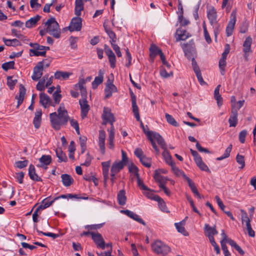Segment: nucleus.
I'll return each mask as SVG.
<instances>
[{"instance_id":"32","label":"nucleus","mask_w":256,"mask_h":256,"mask_svg":"<svg viewBox=\"0 0 256 256\" xmlns=\"http://www.w3.org/2000/svg\"><path fill=\"white\" fill-rule=\"evenodd\" d=\"M40 18L41 16L39 15H36L35 16L31 18L26 22V27L27 28H32L40 20Z\"/></svg>"},{"instance_id":"23","label":"nucleus","mask_w":256,"mask_h":256,"mask_svg":"<svg viewBox=\"0 0 256 256\" xmlns=\"http://www.w3.org/2000/svg\"><path fill=\"white\" fill-rule=\"evenodd\" d=\"M150 58L152 62L154 60L155 57L159 55L160 51H162L156 45L152 44L150 48Z\"/></svg>"},{"instance_id":"16","label":"nucleus","mask_w":256,"mask_h":256,"mask_svg":"<svg viewBox=\"0 0 256 256\" xmlns=\"http://www.w3.org/2000/svg\"><path fill=\"white\" fill-rule=\"evenodd\" d=\"M176 40L177 42L180 40H184L191 36V34L186 30L182 28H178L176 31Z\"/></svg>"},{"instance_id":"18","label":"nucleus","mask_w":256,"mask_h":256,"mask_svg":"<svg viewBox=\"0 0 256 256\" xmlns=\"http://www.w3.org/2000/svg\"><path fill=\"white\" fill-rule=\"evenodd\" d=\"M205 234L210 239V238H214V236L218 234V232L216 229V226H210L208 224H204Z\"/></svg>"},{"instance_id":"41","label":"nucleus","mask_w":256,"mask_h":256,"mask_svg":"<svg viewBox=\"0 0 256 256\" xmlns=\"http://www.w3.org/2000/svg\"><path fill=\"white\" fill-rule=\"evenodd\" d=\"M60 86H58L56 88V90L54 92L52 96L56 104H59L62 98V95L60 94Z\"/></svg>"},{"instance_id":"11","label":"nucleus","mask_w":256,"mask_h":256,"mask_svg":"<svg viewBox=\"0 0 256 256\" xmlns=\"http://www.w3.org/2000/svg\"><path fill=\"white\" fill-rule=\"evenodd\" d=\"M102 118L104 120V124L107 122L114 123L116 120L114 114L110 112V110L108 108L104 107L103 110Z\"/></svg>"},{"instance_id":"5","label":"nucleus","mask_w":256,"mask_h":256,"mask_svg":"<svg viewBox=\"0 0 256 256\" xmlns=\"http://www.w3.org/2000/svg\"><path fill=\"white\" fill-rule=\"evenodd\" d=\"M236 8H234L230 14V20L226 28V33L228 36H230L232 34L236 20Z\"/></svg>"},{"instance_id":"39","label":"nucleus","mask_w":256,"mask_h":256,"mask_svg":"<svg viewBox=\"0 0 256 256\" xmlns=\"http://www.w3.org/2000/svg\"><path fill=\"white\" fill-rule=\"evenodd\" d=\"M241 212H242V224L246 223V228L251 226L250 220L248 218L247 213L244 210H242Z\"/></svg>"},{"instance_id":"44","label":"nucleus","mask_w":256,"mask_h":256,"mask_svg":"<svg viewBox=\"0 0 256 256\" xmlns=\"http://www.w3.org/2000/svg\"><path fill=\"white\" fill-rule=\"evenodd\" d=\"M165 117H166L167 122L169 124H170L174 126H176V127H178L179 126L178 124L176 122V120H175V119L173 118V116H172L166 113L165 114Z\"/></svg>"},{"instance_id":"33","label":"nucleus","mask_w":256,"mask_h":256,"mask_svg":"<svg viewBox=\"0 0 256 256\" xmlns=\"http://www.w3.org/2000/svg\"><path fill=\"white\" fill-rule=\"evenodd\" d=\"M124 164H122V162H116L112 166L110 172H113V174H118L124 168Z\"/></svg>"},{"instance_id":"58","label":"nucleus","mask_w":256,"mask_h":256,"mask_svg":"<svg viewBox=\"0 0 256 256\" xmlns=\"http://www.w3.org/2000/svg\"><path fill=\"white\" fill-rule=\"evenodd\" d=\"M70 126L73 127L78 134H80L79 124L77 120L74 119H71L70 120Z\"/></svg>"},{"instance_id":"27","label":"nucleus","mask_w":256,"mask_h":256,"mask_svg":"<svg viewBox=\"0 0 256 256\" xmlns=\"http://www.w3.org/2000/svg\"><path fill=\"white\" fill-rule=\"evenodd\" d=\"M61 178L62 182L65 186H70L74 182V179L70 174H62Z\"/></svg>"},{"instance_id":"4","label":"nucleus","mask_w":256,"mask_h":256,"mask_svg":"<svg viewBox=\"0 0 256 256\" xmlns=\"http://www.w3.org/2000/svg\"><path fill=\"white\" fill-rule=\"evenodd\" d=\"M182 48L188 60H190L192 56H196V52L194 42L192 40H190L188 43L182 44Z\"/></svg>"},{"instance_id":"64","label":"nucleus","mask_w":256,"mask_h":256,"mask_svg":"<svg viewBox=\"0 0 256 256\" xmlns=\"http://www.w3.org/2000/svg\"><path fill=\"white\" fill-rule=\"evenodd\" d=\"M160 74L164 78H168L173 76V72L172 71L168 72L166 69L162 68L160 70Z\"/></svg>"},{"instance_id":"12","label":"nucleus","mask_w":256,"mask_h":256,"mask_svg":"<svg viewBox=\"0 0 256 256\" xmlns=\"http://www.w3.org/2000/svg\"><path fill=\"white\" fill-rule=\"evenodd\" d=\"M207 17L211 25L217 24V12L214 6H211L207 10Z\"/></svg>"},{"instance_id":"55","label":"nucleus","mask_w":256,"mask_h":256,"mask_svg":"<svg viewBox=\"0 0 256 256\" xmlns=\"http://www.w3.org/2000/svg\"><path fill=\"white\" fill-rule=\"evenodd\" d=\"M174 226L178 231V232L182 234L184 236L188 235V232L186 230L184 227L183 226L180 224L175 223Z\"/></svg>"},{"instance_id":"24","label":"nucleus","mask_w":256,"mask_h":256,"mask_svg":"<svg viewBox=\"0 0 256 256\" xmlns=\"http://www.w3.org/2000/svg\"><path fill=\"white\" fill-rule=\"evenodd\" d=\"M104 27L106 32L110 39V44H112L115 43L116 41V36L114 32L112 31L110 28L108 27L107 25H105V24H104Z\"/></svg>"},{"instance_id":"48","label":"nucleus","mask_w":256,"mask_h":256,"mask_svg":"<svg viewBox=\"0 0 256 256\" xmlns=\"http://www.w3.org/2000/svg\"><path fill=\"white\" fill-rule=\"evenodd\" d=\"M12 76H8L7 78V84L10 90H12L18 80L16 79L13 80Z\"/></svg>"},{"instance_id":"38","label":"nucleus","mask_w":256,"mask_h":256,"mask_svg":"<svg viewBox=\"0 0 256 256\" xmlns=\"http://www.w3.org/2000/svg\"><path fill=\"white\" fill-rule=\"evenodd\" d=\"M156 182L158 183L166 182V178L164 176L160 174L158 170H156L154 176Z\"/></svg>"},{"instance_id":"49","label":"nucleus","mask_w":256,"mask_h":256,"mask_svg":"<svg viewBox=\"0 0 256 256\" xmlns=\"http://www.w3.org/2000/svg\"><path fill=\"white\" fill-rule=\"evenodd\" d=\"M34 228H36L37 232L39 234H43L44 236H49V237H52L54 239L56 238H58L59 236V235L58 234H54L52 232H42V231H40V230H38L36 224L34 226Z\"/></svg>"},{"instance_id":"60","label":"nucleus","mask_w":256,"mask_h":256,"mask_svg":"<svg viewBox=\"0 0 256 256\" xmlns=\"http://www.w3.org/2000/svg\"><path fill=\"white\" fill-rule=\"evenodd\" d=\"M202 27H203V29H204V36L206 40V42L208 44H210V42H212V40H211L210 36L208 32V31L207 30V28H206V26L205 24V22H204Z\"/></svg>"},{"instance_id":"61","label":"nucleus","mask_w":256,"mask_h":256,"mask_svg":"<svg viewBox=\"0 0 256 256\" xmlns=\"http://www.w3.org/2000/svg\"><path fill=\"white\" fill-rule=\"evenodd\" d=\"M226 65V60H220L218 62V66L220 70V74L222 76L225 74V67Z\"/></svg>"},{"instance_id":"21","label":"nucleus","mask_w":256,"mask_h":256,"mask_svg":"<svg viewBox=\"0 0 256 256\" xmlns=\"http://www.w3.org/2000/svg\"><path fill=\"white\" fill-rule=\"evenodd\" d=\"M230 127H235L238 124V112L236 110H232V114L229 118Z\"/></svg>"},{"instance_id":"9","label":"nucleus","mask_w":256,"mask_h":256,"mask_svg":"<svg viewBox=\"0 0 256 256\" xmlns=\"http://www.w3.org/2000/svg\"><path fill=\"white\" fill-rule=\"evenodd\" d=\"M50 118L52 127L56 130H59L60 128V126L64 124L56 112L51 113L50 114Z\"/></svg>"},{"instance_id":"59","label":"nucleus","mask_w":256,"mask_h":256,"mask_svg":"<svg viewBox=\"0 0 256 256\" xmlns=\"http://www.w3.org/2000/svg\"><path fill=\"white\" fill-rule=\"evenodd\" d=\"M236 162L241 165L240 168H243L245 166L244 157L242 155L238 154L236 156Z\"/></svg>"},{"instance_id":"42","label":"nucleus","mask_w":256,"mask_h":256,"mask_svg":"<svg viewBox=\"0 0 256 256\" xmlns=\"http://www.w3.org/2000/svg\"><path fill=\"white\" fill-rule=\"evenodd\" d=\"M172 170L174 174L177 176H182L184 179L188 176L183 170L179 169L176 165L172 168Z\"/></svg>"},{"instance_id":"25","label":"nucleus","mask_w":256,"mask_h":256,"mask_svg":"<svg viewBox=\"0 0 256 256\" xmlns=\"http://www.w3.org/2000/svg\"><path fill=\"white\" fill-rule=\"evenodd\" d=\"M152 136L153 138L156 140L158 144L160 146L162 149L166 148V144L163 138L158 133L153 132L152 134Z\"/></svg>"},{"instance_id":"30","label":"nucleus","mask_w":256,"mask_h":256,"mask_svg":"<svg viewBox=\"0 0 256 256\" xmlns=\"http://www.w3.org/2000/svg\"><path fill=\"white\" fill-rule=\"evenodd\" d=\"M116 92L117 88L114 85H111L110 86H106L104 88L105 98H110L112 96L113 92Z\"/></svg>"},{"instance_id":"51","label":"nucleus","mask_w":256,"mask_h":256,"mask_svg":"<svg viewBox=\"0 0 256 256\" xmlns=\"http://www.w3.org/2000/svg\"><path fill=\"white\" fill-rule=\"evenodd\" d=\"M148 138L150 140V143L152 145V146L154 150L156 152V154L157 155H159L160 153V150H159L158 147L157 146L156 142H154V138L152 136V135L150 136V132H148Z\"/></svg>"},{"instance_id":"6","label":"nucleus","mask_w":256,"mask_h":256,"mask_svg":"<svg viewBox=\"0 0 256 256\" xmlns=\"http://www.w3.org/2000/svg\"><path fill=\"white\" fill-rule=\"evenodd\" d=\"M46 60H43L42 61L38 62L34 68L33 74L32 76V78L34 80H38L42 76V72L44 69V62Z\"/></svg>"},{"instance_id":"56","label":"nucleus","mask_w":256,"mask_h":256,"mask_svg":"<svg viewBox=\"0 0 256 256\" xmlns=\"http://www.w3.org/2000/svg\"><path fill=\"white\" fill-rule=\"evenodd\" d=\"M147 192H144V194L149 199L156 200V198L159 200V196L158 195L154 194L152 192V190H146Z\"/></svg>"},{"instance_id":"7","label":"nucleus","mask_w":256,"mask_h":256,"mask_svg":"<svg viewBox=\"0 0 256 256\" xmlns=\"http://www.w3.org/2000/svg\"><path fill=\"white\" fill-rule=\"evenodd\" d=\"M80 16L73 18L68 28L70 32L80 31L82 26V18Z\"/></svg>"},{"instance_id":"17","label":"nucleus","mask_w":256,"mask_h":256,"mask_svg":"<svg viewBox=\"0 0 256 256\" xmlns=\"http://www.w3.org/2000/svg\"><path fill=\"white\" fill-rule=\"evenodd\" d=\"M104 74V70L101 69L99 70L98 76L94 78V80L92 84L93 89H96L98 85L103 82Z\"/></svg>"},{"instance_id":"47","label":"nucleus","mask_w":256,"mask_h":256,"mask_svg":"<svg viewBox=\"0 0 256 256\" xmlns=\"http://www.w3.org/2000/svg\"><path fill=\"white\" fill-rule=\"evenodd\" d=\"M155 201L158 202V206L162 212H168V208L166 207V203L162 198L159 196V200L156 198Z\"/></svg>"},{"instance_id":"19","label":"nucleus","mask_w":256,"mask_h":256,"mask_svg":"<svg viewBox=\"0 0 256 256\" xmlns=\"http://www.w3.org/2000/svg\"><path fill=\"white\" fill-rule=\"evenodd\" d=\"M28 176L30 178L36 182H42V179L38 176L36 172L34 166L30 164L28 168Z\"/></svg>"},{"instance_id":"26","label":"nucleus","mask_w":256,"mask_h":256,"mask_svg":"<svg viewBox=\"0 0 256 256\" xmlns=\"http://www.w3.org/2000/svg\"><path fill=\"white\" fill-rule=\"evenodd\" d=\"M26 90L24 86L20 84V85L19 88V96L17 98L18 99V106L17 107H18L23 102L24 96L26 94Z\"/></svg>"},{"instance_id":"36","label":"nucleus","mask_w":256,"mask_h":256,"mask_svg":"<svg viewBox=\"0 0 256 256\" xmlns=\"http://www.w3.org/2000/svg\"><path fill=\"white\" fill-rule=\"evenodd\" d=\"M252 38L250 36L247 37L243 44V52L244 53L249 52L251 51V44H252Z\"/></svg>"},{"instance_id":"22","label":"nucleus","mask_w":256,"mask_h":256,"mask_svg":"<svg viewBox=\"0 0 256 256\" xmlns=\"http://www.w3.org/2000/svg\"><path fill=\"white\" fill-rule=\"evenodd\" d=\"M42 114L41 110H36L35 112V116L33 120V124H34V128L36 129L38 128L40 126Z\"/></svg>"},{"instance_id":"46","label":"nucleus","mask_w":256,"mask_h":256,"mask_svg":"<svg viewBox=\"0 0 256 256\" xmlns=\"http://www.w3.org/2000/svg\"><path fill=\"white\" fill-rule=\"evenodd\" d=\"M196 163L197 166L202 170L210 172V169L208 168V166L205 164V163L202 161V158H200L198 161L196 162Z\"/></svg>"},{"instance_id":"52","label":"nucleus","mask_w":256,"mask_h":256,"mask_svg":"<svg viewBox=\"0 0 256 256\" xmlns=\"http://www.w3.org/2000/svg\"><path fill=\"white\" fill-rule=\"evenodd\" d=\"M28 164V160H24L22 161L18 160L15 162L14 164V166L16 168H18L22 169L25 167H26Z\"/></svg>"},{"instance_id":"1","label":"nucleus","mask_w":256,"mask_h":256,"mask_svg":"<svg viewBox=\"0 0 256 256\" xmlns=\"http://www.w3.org/2000/svg\"><path fill=\"white\" fill-rule=\"evenodd\" d=\"M45 24L47 26L46 32L54 38H58L60 36V26L54 18H51L47 20Z\"/></svg>"},{"instance_id":"13","label":"nucleus","mask_w":256,"mask_h":256,"mask_svg":"<svg viewBox=\"0 0 256 256\" xmlns=\"http://www.w3.org/2000/svg\"><path fill=\"white\" fill-rule=\"evenodd\" d=\"M58 116L62 121L64 124H66L68 120L69 117L68 115L67 110L65 109L64 104H60L58 110Z\"/></svg>"},{"instance_id":"8","label":"nucleus","mask_w":256,"mask_h":256,"mask_svg":"<svg viewBox=\"0 0 256 256\" xmlns=\"http://www.w3.org/2000/svg\"><path fill=\"white\" fill-rule=\"evenodd\" d=\"M79 104L80 108V116L84 120L87 116L90 106L88 104V100L85 98L80 100Z\"/></svg>"},{"instance_id":"10","label":"nucleus","mask_w":256,"mask_h":256,"mask_svg":"<svg viewBox=\"0 0 256 256\" xmlns=\"http://www.w3.org/2000/svg\"><path fill=\"white\" fill-rule=\"evenodd\" d=\"M92 234V239L98 248L104 250L106 248V243L102 235L98 232H94Z\"/></svg>"},{"instance_id":"57","label":"nucleus","mask_w":256,"mask_h":256,"mask_svg":"<svg viewBox=\"0 0 256 256\" xmlns=\"http://www.w3.org/2000/svg\"><path fill=\"white\" fill-rule=\"evenodd\" d=\"M128 170L130 172L134 173V175L136 177H138L139 176L138 174V168L134 164H131L128 167Z\"/></svg>"},{"instance_id":"2","label":"nucleus","mask_w":256,"mask_h":256,"mask_svg":"<svg viewBox=\"0 0 256 256\" xmlns=\"http://www.w3.org/2000/svg\"><path fill=\"white\" fill-rule=\"evenodd\" d=\"M29 45L32 48L29 50L30 56H46V50H50V49L49 46L40 45L38 43L30 42Z\"/></svg>"},{"instance_id":"34","label":"nucleus","mask_w":256,"mask_h":256,"mask_svg":"<svg viewBox=\"0 0 256 256\" xmlns=\"http://www.w3.org/2000/svg\"><path fill=\"white\" fill-rule=\"evenodd\" d=\"M56 156L58 158V162H66L68 158L66 154L62 152L61 148H58L56 150Z\"/></svg>"},{"instance_id":"15","label":"nucleus","mask_w":256,"mask_h":256,"mask_svg":"<svg viewBox=\"0 0 256 256\" xmlns=\"http://www.w3.org/2000/svg\"><path fill=\"white\" fill-rule=\"evenodd\" d=\"M40 102L44 108H47L50 106H54V104H52L50 98L45 93L40 94Z\"/></svg>"},{"instance_id":"53","label":"nucleus","mask_w":256,"mask_h":256,"mask_svg":"<svg viewBox=\"0 0 256 256\" xmlns=\"http://www.w3.org/2000/svg\"><path fill=\"white\" fill-rule=\"evenodd\" d=\"M2 68L6 71H7L10 69H14V62L10 61L8 62H4L2 64Z\"/></svg>"},{"instance_id":"20","label":"nucleus","mask_w":256,"mask_h":256,"mask_svg":"<svg viewBox=\"0 0 256 256\" xmlns=\"http://www.w3.org/2000/svg\"><path fill=\"white\" fill-rule=\"evenodd\" d=\"M40 164L36 166L40 168H42L44 166H48L52 162V157L50 155H42L40 158Z\"/></svg>"},{"instance_id":"28","label":"nucleus","mask_w":256,"mask_h":256,"mask_svg":"<svg viewBox=\"0 0 256 256\" xmlns=\"http://www.w3.org/2000/svg\"><path fill=\"white\" fill-rule=\"evenodd\" d=\"M118 202L120 206H124L126 201V191L122 190L117 195Z\"/></svg>"},{"instance_id":"37","label":"nucleus","mask_w":256,"mask_h":256,"mask_svg":"<svg viewBox=\"0 0 256 256\" xmlns=\"http://www.w3.org/2000/svg\"><path fill=\"white\" fill-rule=\"evenodd\" d=\"M71 74L72 73L66 72L56 71L54 73V78L56 79H62L66 80H68Z\"/></svg>"},{"instance_id":"63","label":"nucleus","mask_w":256,"mask_h":256,"mask_svg":"<svg viewBox=\"0 0 256 256\" xmlns=\"http://www.w3.org/2000/svg\"><path fill=\"white\" fill-rule=\"evenodd\" d=\"M103 224H90V225H86L84 226V228L86 229H88V230H96L102 227Z\"/></svg>"},{"instance_id":"14","label":"nucleus","mask_w":256,"mask_h":256,"mask_svg":"<svg viewBox=\"0 0 256 256\" xmlns=\"http://www.w3.org/2000/svg\"><path fill=\"white\" fill-rule=\"evenodd\" d=\"M121 212L122 214H125L128 217L130 218H131L133 219L134 220L142 224L144 226H146V222L142 220L138 215L136 214V213L132 211H130L128 210H122Z\"/></svg>"},{"instance_id":"45","label":"nucleus","mask_w":256,"mask_h":256,"mask_svg":"<svg viewBox=\"0 0 256 256\" xmlns=\"http://www.w3.org/2000/svg\"><path fill=\"white\" fill-rule=\"evenodd\" d=\"M232 144H230L226 148V150H225V152L224 154L220 156V157H218V158H216V160H222L226 158H227L228 157H229L230 155V153L232 151Z\"/></svg>"},{"instance_id":"43","label":"nucleus","mask_w":256,"mask_h":256,"mask_svg":"<svg viewBox=\"0 0 256 256\" xmlns=\"http://www.w3.org/2000/svg\"><path fill=\"white\" fill-rule=\"evenodd\" d=\"M229 244L232 246L234 248L238 253L244 256L245 254L244 252L242 250V249L236 243V242L234 240H229Z\"/></svg>"},{"instance_id":"40","label":"nucleus","mask_w":256,"mask_h":256,"mask_svg":"<svg viewBox=\"0 0 256 256\" xmlns=\"http://www.w3.org/2000/svg\"><path fill=\"white\" fill-rule=\"evenodd\" d=\"M132 112L137 121H140V116L138 111V108L136 104V101L132 102Z\"/></svg>"},{"instance_id":"3","label":"nucleus","mask_w":256,"mask_h":256,"mask_svg":"<svg viewBox=\"0 0 256 256\" xmlns=\"http://www.w3.org/2000/svg\"><path fill=\"white\" fill-rule=\"evenodd\" d=\"M154 252L158 254L166 255L170 250V248L160 240H157L152 244Z\"/></svg>"},{"instance_id":"35","label":"nucleus","mask_w":256,"mask_h":256,"mask_svg":"<svg viewBox=\"0 0 256 256\" xmlns=\"http://www.w3.org/2000/svg\"><path fill=\"white\" fill-rule=\"evenodd\" d=\"M188 140L190 141L191 142H196V146L197 148V150L200 152H204L205 153L210 154V152L209 151V150L208 148H204L201 146V145L200 144V143L196 140L192 136H189L188 137Z\"/></svg>"},{"instance_id":"31","label":"nucleus","mask_w":256,"mask_h":256,"mask_svg":"<svg viewBox=\"0 0 256 256\" xmlns=\"http://www.w3.org/2000/svg\"><path fill=\"white\" fill-rule=\"evenodd\" d=\"M220 85H218L214 89V98L216 100L217 104L218 106H220L222 104V98L220 94Z\"/></svg>"},{"instance_id":"62","label":"nucleus","mask_w":256,"mask_h":256,"mask_svg":"<svg viewBox=\"0 0 256 256\" xmlns=\"http://www.w3.org/2000/svg\"><path fill=\"white\" fill-rule=\"evenodd\" d=\"M51 196H48L43 200L42 202V203L44 204V207L46 208H48L52 204L56 201L54 200V198L52 200H50Z\"/></svg>"},{"instance_id":"50","label":"nucleus","mask_w":256,"mask_h":256,"mask_svg":"<svg viewBox=\"0 0 256 256\" xmlns=\"http://www.w3.org/2000/svg\"><path fill=\"white\" fill-rule=\"evenodd\" d=\"M48 74H46L42 78V80L41 82H40L38 83L36 86V88L38 90L42 91L44 89V84L45 83V81L46 79H48Z\"/></svg>"},{"instance_id":"29","label":"nucleus","mask_w":256,"mask_h":256,"mask_svg":"<svg viewBox=\"0 0 256 256\" xmlns=\"http://www.w3.org/2000/svg\"><path fill=\"white\" fill-rule=\"evenodd\" d=\"M84 3L82 0H76L74 14L76 16L81 15V12L84 10Z\"/></svg>"},{"instance_id":"54","label":"nucleus","mask_w":256,"mask_h":256,"mask_svg":"<svg viewBox=\"0 0 256 256\" xmlns=\"http://www.w3.org/2000/svg\"><path fill=\"white\" fill-rule=\"evenodd\" d=\"M140 160L142 164L146 168H150L151 166L150 159L147 158L146 156L140 158Z\"/></svg>"}]
</instances>
